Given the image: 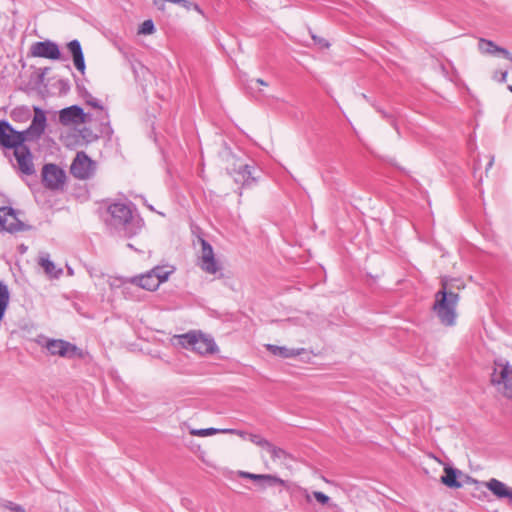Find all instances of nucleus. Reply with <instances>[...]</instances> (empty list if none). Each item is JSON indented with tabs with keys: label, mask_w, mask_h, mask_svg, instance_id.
Masks as SVG:
<instances>
[{
	"label": "nucleus",
	"mask_w": 512,
	"mask_h": 512,
	"mask_svg": "<svg viewBox=\"0 0 512 512\" xmlns=\"http://www.w3.org/2000/svg\"><path fill=\"white\" fill-rule=\"evenodd\" d=\"M107 212L110 215V218L106 220L107 225L122 231L124 237L131 238L142 228L141 221L133 217L130 207L124 203H112L108 206Z\"/></svg>",
	"instance_id": "nucleus-1"
},
{
	"label": "nucleus",
	"mask_w": 512,
	"mask_h": 512,
	"mask_svg": "<svg viewBox=\"0 0 512 512\" xmlns=\"http://www.w3.org/2000/svg\"><path fill=\"white\" fill-rule=\"evenodd\" d=\"M460 300L459 293H448L445 288L435 293V301L432 306L440 323L446 327H453L457 320V305Z\"/></svg>",
	"instance_id": "nucleus-2"
},
{
	"label": "nucleus",
	"mask_w": 512,
	"mask_h": 512,
	"mask_svg": "<svg viewBox=\"0 0 512 512\" xmlns=\"http://www.w3.org/2000/svg\"><path fill=\"white\" fill-rule=\"evenodd\" d=\"M36 343L47 349L51 356H60L67 359H83L85 357V353L82 349L63 339H51L45 336H38Z\"/></svg>",
	"instance_id": "nucleus-3"
},
{
	"label": "nucleus",
	"mask_w": 512,
	"mask_h": 512,
	"mask_svg": "<svg viewBox=\"0 0 512 512\" xmlns=\"http://www.w3.org/2000/svg\"><path fill=\"white\" fill-rule=\"evenodd\" d=\"M176 338L183 348L191 349L201 355L213 354L218 350L214 339L201 332L191 331Z\"/></svg>",
	"instance_id": "nucleus-4"
},
{
	"label": "nucleus",
	"mask_w": 512,
	"mask_h": 512,
	"mask_svg": "<svg viewBox=\"0 0 512 512\" xmlns=\"http://www.w3.org/2000/svg\"><path fill=\"white\" fill-rule=\"evenodd\" d=\"M28 139L23 131L15 130L6 120H0V146L5 149H19L25 146Z\"/></svg>",
	"instance_id": "nucleus-5"
},
{
	"label": "nucleus",
	"mask_w": 512,
	"mask_h": 512,
	"mask_svg": "<svg viewBox=\"0 0 512 512\" xmlns=\"http://www.w3.org/2000/svg\"><path fill=\"white\" fill-rule=\"evenodd\" d=\"M255 167L244 163L241 160H235L227 167L228 174L234 179L235 183L242 187H250L256 183L257 178L254 175Z\"/></svg>",
	"instance_id": "nucleus-6"
},
{
	"label": "nucleus",
	"mask_w": 512,
	"mask_h": 512,
	"mask_svg": "<svg viewBox=\"0 0 512 512\" xmlns=\"http://www.w3.org/2000/svg\"><path fill=\"white\" fill-rule=\"evenodd\" d=\"M41 177L44 187L52 191L63 189L66 181L65 171L54 163L43 166Z\"/></svg>",
	"instance_id": "nucleus-7"
},
{
	"label": "nucleus",
	"mask_w": 512,
	"mask_h": 512,
	"mask_svg": "<svg viewBox=\"0 0 512 512\" xmlns=\"http://www.w3.org/2000/svg\"><path fill=\"white\" fill-rule=\"evenodd\" d=\"M31 226L22 222L12 207H0V230L9 233L28 231Z\"/></svg>",
	"instance_id": "nucleus-8"
},
{
	"label": "nucleus",
	"mask_w": 512,
	"mask_h": 512,
	"mask_svg": "<svg viewBox=\"0 0 512 512\" xmlns=\"http://www.w3.org/2000/svg\"><path fill=\"white\" fill-rule=\"evenodd\" d=\"M495 365L499 367L500 373L499 377H496V369L491 377V382L493 385H503V394L507 398L512 399V366L508 361H504L503 359L496 360Z\"/></svg>",
	"instance_id": "nucleus-9"
},
{
	"label": "nucleus",
	"mask_w": 512,
	"mask_h": 512,
	"mask_svg": "<svg viewBox=\"0 0 512 512\" xmlns=\"http://www.w3.org/2000/svg\"><path fill=\"white\" fill-rule=\"evenodd\" d=\"M34 117L29 127L23 130L28 142H37L44 134L47 126V118L45 112L38 106L33 107Z\"/></svg>",
	"instance_id": "nucleus-10"
},
{
	"label": "nucleus",
	"mask_w": 512,
	"mask_h": 512,
	"mask_svg": "<svg viewBox=\"0 0 512 512\" xmlns=\"http://www.w3.org/2000/svg\"><path fill=\"white\" fill-rule=\"evenodd\" d=\"M92 121V114L85 113L78 105L66 107L59 112V122L64 125H78Z\"/></svg>",
	"instance_id": "nucleus-11"
},
{
	"label": "nucleus",
	"mask_w": 512,
	"mask_h": 512,
	"mask_svg": "<svg viewBox=\"0 0 512 512\" xmlns=\"http://www.w3.org/2000/svg\"><path fill=\"white\" fill-rule=\"evenodd\" d=\"M70 172L77 179H88L94 173V162L85 152H78L70 166Z\"/></svg>",
	"instance_id": "nucleus-12"
},
{
	"label": "nucleus",
	"mask_w": 512,
	"mask_h": 512,
	"mask_svg": "<svg viewBox=\"0 0 512 512\" xmlns=\"http://www.w3.org/2000/svg\"><path fill=\"white\" fill-rule=\"evenodd\" d=\"M201 256L199 261L200 268L208 274H216L221 270V266L215 259L214 251L209 242L205 239L200 240Z\"/></svg>",
	"instance_id": "nucleus-13"
},
{
	"label": "nucleus",
	"mask_w": 512,
	"mask_h": 512,
	"mask_svg": "<svg viewBox=\"0 0 512 512\" xmlns=\"http://www.w3.org/2000/svg\"><path fill=\"white\" fill-rule=\"evenodd\" d=\"M30 55L33 57L47 58L57 60L61 53L59 46L50 40L35 42L30 47Z\"/></svg>",
	"instance_id": "nucleus-14"
},
{
	"label": "nucleus",
	"mask_w": 512,
	"mask_h": 512,
	"mask_svg": "<svg viewBox=\"0 0 512 512\" xmlns=\"http://www.w3.org/2000/svg\"><path fill=\"white\" fill-rule=\"evenodd\" d=\"M17 168L24 175L35 174L33 155L27 145L13 151Z\"/></svg>",
	"instance_id": "nucleus-15"
},
{
	"label": "nucleus",
	"mask_w": 512,
	"mask_h": 512,
	"mask_svg": "<svg viewBox=\"0 0 512 512\" xmlns=\"http://www.w3.org/2000/svg\"><path fill=\"white\" fill-rule=\"evenodd\" d=\"M130 282L145 290L154 291L161 283L165 282V275L157 276L152 275L150 272H146L145 274L132 277Z\"/></svg>",
	"instance_id": "nucleus-16"
},
{
	"label": "nucleus",
	"mask_w": 512,
	"mask_h": 512,
	"mask_svg": "<svg viewBox=\"0 0 512 512\" xmlns=\"http://www.w3.org/2000/svg\"><path fill=\"white\" fill-rule=\"evenodd\" d=\"M464 473L449 464L444 466V474L441 476L440 481L443 485L451 489H459L463 486L460 480Z\"/></svg>",
	"instance_id": "nucleus-17"
},
{
	"label": "nucleus",
	"mask_w": 512,
	"mask_h": 512,
	"mask_svg": "<svg viewBox=\"0 0 512 512\" xmlns=\"http://www.w3.org/2000/svg\"><path fill=\"white\" fill-rule=\"evenodd\" d=\"M487 489L496 496L498 499H510L512 500V488L508 487L502 481L491 478L485 483Z\"/></svg>",
	"instance_id": "nucleus-18"
},
{
	"label": "nucleus",
	"mask_w": 512,
	"mask_h": 512,
	"mask_svg": "<svg viewBox=\"0 0 512 512\" xmlns=\"http://www.w3.org/2000/svg\"><path fill=\"white\" fill-rule=\"evenodd\" d=\"M67 49L69 50V52L72 55L73 62H74L76 69L79 72L84 73L86 66H85L84 54H83L80 42L77 39H74V40L68 42Z\"/></svg>",
	"instance_id": "nucleus-19"
},
{
	"label": "nucleus",
	"mask_w": 512,
	"mask_h": 512,
	"mask_svg": "<svg viewBox=\"0 0 512 512\" xmlns=\"http://www.w3.org/2000/svg\"><path fill=\"white\" fill-rule=\"evenodd\" d=\"M478 47H479V50L485 54H495V53L499 52L503 55L504 58H506L507 60L512 62V54L506 48L496 45L491 40L480 38V40L478 42Z\"/></svg>",
	"instance_id": "nucleus-20"
},
{
	"label": "nucleus",
	"mask_w": 512,
	"mask_h": 512,
	"mask_svg": "<svg viewBox=\"0 0 512 512\" xmlns=\"http://www.w3.org/2000/svg\"><path fill=\"white\" fill-rule=\"evenodd\" d=\"M239 476L242 478L251 479L253 481H263V482L267 483L269 486L284 485V481L275 475L253 474L250 472L240 471Z\"/></svg>",
	"instance_id": "nucleus-21"
},
{
	"label": "nucleus",
	"mask_w": 512,
	"mask_h": 512,
	"mask_svg": "<svg viewBox=\"0 0 512 512\" xmlns=\"http://www.w3.org/2000/svg\"><path fill=\"white\" fill-rule=\"evenodd\" d=\"M38 264L44 269L45 273L50 278L57 279L63 273L62 268H57L56 265L50 260L48 253H43L40 255Z\"/></svg>",
	"instance_id": "nucleus-22"
},
{
	"label": "nucleus",
	"mask_w": 512,
	"mask_h": 512,
	"mask_svg": "<svg viewBox=\"0 0 512 512\" xmlns=\"http://www.w3.org/2000/svg\"><path fill=\"white\" fill-rule=\"evenodd\" d=\"M91 114L92 121L96 120L100 122V132L102 134L110 136L113 133V130L110 126L108 111L104 107H101L98 110H96L95 113Z\"/></svg>",
	"instance_id": "nucleus-23"
},
{
	"label": "nucleus",
	"mask_w": 512,
	"mask_h": 512,
	"mask_svg": "<svg viewBox=\"0 0 512 512\" xmlns=\"http://www.w3.org/2000/svg\"><path fill=\"white\" fill-rule=\"evenodd\" d=\"M267 350L275 356H279L281 358H292L298 355H301L304 352L303 348L299 349H290L285 346H277L273 344L266 345Z\"/></svg>",
	"instance_id": "nucleus-24"
},
{
	"label": "nucleus",
	"mask_w": 512,
	"mask_h": 512,
	"mask_svg": "<svg viewBox=\"0 0 512 512\" xmlns=\"http://www.w3.org/2000/svg\"><path fill=\"white\" fill-rule=\"evenodd\" d=\"M440 289H444L448 293H458L456 290H461L465 287L464 282L460 278L442 277L440 282Z\"/></svg>",
	"instance_id": "nucleus-25"
},
{
	"label": "nucleus",
	"mask_w": 512,
	"mask_h": 512,
	"mask_svg": "<svg viewBox=\"0 0 512 512\" xmlns=\"http://www.w3.org/2000/svg\"><path fill=\"white\" fill-rule=\"evenodd\" d=\"M265 450L270 454L273 461H285L286 459L291 458L288 452L275 446L271 442L268 443Z\"/></svg>",
	"instance_id": "nucleus-26"
},
{
	"label": "nucleus",
	"mask_w": 512,
	"mask_h": 512,
	"mask_svg": "<svg viewBox=\"0 0 512 512\" xmlns=\"http://www.w3.org/2000/svg\"><path fill=\"white\" fill-rule=\"evenodd\" d=\"M217 433H222V429L206 428V429H191L190 430L191 435L200 436V437L210 436V435H214Z\"/></svg>",
	"instance_id": "nucleus-27"
},
{
	"label": "nucleus",
	"mask_w": 512,
	"mask_h": 512,
	"mask_svg": "<svg viewBox=\"0 0 512 512\" xmlns=\"http://www.w3.org/2000/svg\"><path fill=\"white\" fill-rule=\"evenodd\" d=\"M155 31L154 23L151 19L145 20L139 27L138 33L143 35L152 34Z\"/></svg>",
	"instance_id": "nucleus-28"
},
{
	"label": "nucleus",
	"mask_w": 512,
	"mask_h": 512,
	"mask_svg": "<svg viewBox=\"0 0 512 512\" xmlns=\"http://www.w3.org/2000/svg\"><path fill=\"white\" fill-rule=\"evenodd\" d=\"M248 440L263 449H265L268 443L270 442L267 439L263 438L262 436L253 433H249Z\"/></svg>",
	"instance_id": "nucleus-29"
},
{
	"label": "nucleus",
	"mask_w": 512,
	"mask_h": 512,
	"mask_svg": "<svg viewBox=\"0 0 512 512\" xmlns=\"http://www.w3.org/2000/svg\"><path fill=\"white\" fill-rule=\"evenodd\" d=\"M12 117L14 120H18V119H22V118L28 119L30 117V110L27 107L16 108L12 112Z\"/></svg>",
	"instance_id": "nucleus-30"
},
{
	"label": "nucleus",
	"mask_w": 512,
	"mask_h": 512,
	"mask_svg": "<svg viewBox=\"0 0 512 512\" xmlns=\"http://www.w3.org/2000/svg\"><path fill=\"white\" fill-rule=\"evenodd\" d=\"M152 275L163 276L165 275V281L168 279L169 275L172 273V270H166L164 267L156 266L149 271Z\"/></svg>",
	"instance_id": "nucleus-31"
},
{
	"label": "nucleus",
	"mask_w": 512,
	"mask_h": 512,
	"mask_svg": "<svg viewBox=\"0 0 512 512\" xmlns=\"http://www.w3.org/2000/svg\"><path fill=\"white\" fill-rule=\"evenodd\" d=\"M222 433L223 434H232V435H237L243 439H248V435L249 433L243 431V430H238V429H232V428H225V429H222Z\"/></svg>",
	"instance_id": "nucleus-32"
},
{
	"label": "nucleus",
	"mask_w": 512,
	"mask_h": 512,
	"mask_svg": "<svg viewBox=\"0 0 512 512\" xmlns=\"http://www.w3.org/2000/svg\"><path fill=\"white\" fill-rule=\"evenodd\" d=\"M86 104L93 107L95 110H98L99 108L103 107L99 100L94 98L91 94L87 93L86 96Z\"/></svg>",
	"instance_id": "nucleus-33"
},
{
	"label": "nucleus",
	"mask_w": 512,
	"mask_h": 512,
	"mask_svg": "<svg viewBox=\"0 0 512 512\" xmlns=\"http://www.w3.org/2000/svg\"><path fill=\"white\" fill-rule=\"evenodd\" d=\"M313 496L322 505H326L330 501V498L326 494H324L323 492H320V491L313 492Z\"/></svg>",
	"instance_id": "nucleus-34"
},
{
	"label": "nucleus",
	"mask_w": 512,
	"mask_h": 512,
	"mask_svg": "<svg viewBox=\"0 0 512 512\" xmlns=\"http://www.w3.org/2000/svg\"><path fill=\"white\" fill-rule=\"evenodd\" d=\"M166 2H171L174 4L181 5L182 7H184L187 10H190L192 7V2L189 0H166Z\"/></svg>",
	"instance_id": "nucleus-35"
},
{
	"label": "nucleus",
	"mask_w": 512,
	"mask_h": 512,
	"mask_svg": "<svg viewBox=\"0 0 512 512\" xmlns=\"http://www.w3.org/2000/svg\"><path fill=\"white\" fill-rule=\"evenodd\" d=\"M7 508H9L13 512H25V509L21 505L13 502H8Z\"/></svg>",
	"instance_id": "nucleus-36"
},
{
	"label": "nucleus",
	"mask_w": 512,
	"mask_h": 512,
	"mask_svg": "<svg viewBox=\"0 0 512 512\" xmlns=\"http://www.w3.org/2000/svg\"><path fill=\"white\" fill-rule=\"evenodd\" d=\"M460 480L463 482V485L476 482L471 476H469L467 474H464V476H462V478Z\"/></svg>",
	"instance_id": "nucleus-37"
},
{
	"label": "nucleus",
	"mask_w": 512,
	"mask_h": 512,
	"mask_svg": "<svg viewBox=\"0 0 512 512\" xmlns=\"http://www.w3.org/2000/svg\"><path fill=\"white\" fill-rule=\"evenodd\" d=\"M191 9L195 10L197 13H199L200 15H202L203 17H205V13H204V11L202 10V8H201L198 4H196V3H193V2H192V7H191Z\"/></svg>",
	"instance_id": "nucleus-38"
},
{
	"label": "nucleus",
	"mask_w": 512,
	"mask_h": 512,
	"mask_svg": "<svg viewBox=\"0 0 512 512\" xmlns=\"http://www.w3.org/2000/svg\"><path fill=\"white\" fill-rule=\"evenodd\" d=\"M385 163H386V166L390 165V166L396 167L400 172L405 173L404 168L397 166L396 163H394V161L386 159Z\"/></svg>",
	"instance_id": "nucleus-39"
},
{
	"label": "nucleus",
	"mask_w": 512,
	"mask_h": 512,
	"mask_svg": "<svg viewBox=\"0 0 512 512\" xmlns=\"http://www.w3.org/2000/svg\"><path fill=\"white\" fill-rule=\"evenodd\" d=\"M254 81H255V83H257V84H259V85H262V86H267V85H268V84H267V82H265V81H264L263 79H261V78H258V79L254 80Z\"/></svg>",
	"instance_id": "nucleus-40"
},
{
	"label": "nucleus",
	"mask_w": 512,
	"mask_h": 512,
	"mask_svg": "<svg viewBox=\"0 0 512 512\" xmlns=\"http://www.w3.org/2000/svg\"><path fill=\"white\" fill-rule=\"evenodd\" d=\"M494 163V157H491V159L489 160L487 166H486V172L492 167Z\"/></svg>",
	"instance_id": "nucleus-41"
},
{
	"label": "nucleus",
	"mask_w": 512,
	"mask_h": 512,
	"mask_svg": "<svg viewBox=\"0 0 512 512\" xmlns=\"http://www.w3.org/2000/svg\"><path fill=\"white\" fill-rule=\"evenodd\" d=\"M507 78V71L502 72V78L499 79L500 82H505Z\"/></svg>",
	"instance_id": "nucleus-42"
},
{
	"label": "nucleus",
	"mask_w": 512,
	"mask_h": 512,
	"mask_svg": "<svg viewBox=\"0 0 512 512\" xmlns=\"http://www.w3.org/2000/svg\"><path fill=\"white\" fill-rule=\"evenodd\" d=\"M319 43H320L322 46H324V47H328V45H329V44H328L326 41H324V40H320V41H319Z\"/></svg>",
	"instance_id": "nucleus-43"
},
{
	"label": "nucleus",
	"mask_w": 512,
	"mask_h": 512,
	"mask_svg": "<svg viewBox=\"0 0 512 512\" xmlns=\"http://www.w3.org/2000/svg\"><path fill=\"white\" fill-rule=\"evenodd\" d=\"M48 70H49V68H44V69H43V72H42V75H44L45 73H47V72H48Z\"/></svg>",
	"instance_id": "nucleus-44"
},
{
	"label": "nucleus",
	"mask_w": 512,
	"mask_h": 512,
	"mask_svg": "<svg viewBox=\"0 0 512 512\" xmlns=\"http://www.w3.org/2000/svg\"><path fill=\"white\" fill-rule=\"evenodd\" d=\"M508 90H509L510 92H512V85H509V86H508Z\"/></svg>",
	"instance_id": "nucleus-45"
},
{
	"label": "nucleus",
	"mask_w": 512,
	"mask_h": 512,
	"mask_svg": "<svg viewBox=\"0 0 512 512\" xmlns=\"http://www.w3.org/2000/svg\"><path fill=\"white\" fill-rule=\"evenodd\" d=\"M127 246H128L129 248H133V245H132V244H130V243H129Z\"/></svg>",
	"instance_id": "nucleus-46"
}]
</instances>
